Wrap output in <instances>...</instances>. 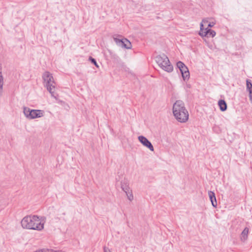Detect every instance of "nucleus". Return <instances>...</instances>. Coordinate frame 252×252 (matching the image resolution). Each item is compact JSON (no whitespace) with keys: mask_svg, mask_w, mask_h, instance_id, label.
Listing matches in <instances>:
<instances>
[{"mask_svg":"<svg viewBox=\"0 0 252 252\" xmlns=\"http://www.w3.org/2000/svg\"><path fill=\"white\" fill-rule=\"evenodd\" d=\"M23 228L41 231L44 228V223L42 222L37 215L25 216L21 221Z\"/></svg>","mask_w":252,"mask_h":252,"instance_id":"1","label":"nucleus"},{"mask_svg":"<svg viewBox=\"0 0 252 252\" xmlns=\"http://www.w3.org/2000/svg\"><path fill=\"white\" fill-rule=\"evenodd\" d=\"M173 113L176 120L180 123H185L189 119V114L183 101L177 100L173 106Z\"/></svg>","mask_w":252,"mask_h":252,"instance_id":"2","label":"nucleus"},{"mask_svg":"<svg viewBox=\"0 0 252 252\" xmlns=\"http://www.w3.org/2000/svg\"><path fill=\"white\" fill-rule=\"evenodd\" d=\"M155 61L163 70L167 72H171L173 70V66L165 54H162L157 56Z\"/></svg>","mask_w":252,"mask_h":252,"instance_id":"3","label":"nucleus"},{"mask_svg":"<svg viewBox=\"0 0 252 252\" xmlns=\"http://www.w3.org/2000/svg\"><path fill=\"white\" fill-rule=\"evenodd\" d=\"M42 78L44 82V86L47 88L51 95L55 97V82L52 74L49 71H45L42 75Z\"/></svg>","mask_w":252,"mask_h":252,"instance_id":"4","label":"nucleus"},{"mask_svg":"<svg viewBox=\"0 0 252 252\" xmlns=\"http://www.w3.org/2000/svg\"><path fill=\"white\" fill-rule=\"evenodd\" d=\"M23 113L27 118L32 120L43 116L44 112L41 110L31 109L29 107H24Z\"/></svg>","mask_w":252,"mask_h":252,"instance_id":"5","label":"nucleus"},{"mask_svg":"<svg viewBox=\"0 0 252 252\" xmlns=\"http://www.w3.org/2000/svg\"><path fill=\"white\" fill-rule=\"evenodd\" d=\"M177 67L179 69L184 81H188L189 78V72L187 66L181 61L176 63Z\"/></svg>","mask_w":252,"mask_h":252,"instance_id":"6","label":"nucleus"},{"mask_svg":"<svg viewBox=\"0 0 252 252\" xmlns=\"http://www.w3.org/2000/svg\"><path fill=\"white\" fill-rule=\"evenodd\" d=\"M114 40L118 45L125 48L127 49L131 48V42L126 38L118 39L116 37H114Z\"/></svg>","mask_w":252,"mask_h":252,"instance_id":"7","label":"nucleus"},{"mask_svg":"<svg viewBox=\"0 0 252 252\" xmlns=\"http://www.w3.org/2000/svg\"><path fill=\"white\" fill-rule=\"evenodd\" d=\"M139 141L145 147L153 152L154 148L151 142L145 136L140 135L138 137Z\"/></svg>","mask_w":252,"mask_h":252,"instance_id":"8","label":"nucleus"},{"mask_svg":"<svg viewBox=\"0 0 252 252\" xmlns=\"http://www.w3.org/2000/svg\"><path fill=\"white\" fill-rule=\"evenodd\" d=\"M246 89L249 92L250 100L252 103V84L251 80L248 79L246 80Z\"/></svg>","mask_w":252,"mask_h":252,"instance_id":"9","label":"nucleus"},{"mask_svg":"<svg viewBox=\"0 0 252 252\" xmlns=\"http://www.w3.org/2000/svg\"><path fill=\"white\" fill-rule=\"evenodd\" d=\"M215 35L216 32L214 30H212L207 27L205 29L202 37L205 36L207 37H213L215 36Z\"/></svg>","mask_w":252,"mask_h":252,"instance_id":"10","label":"nucleus"},{"mask_svg":"<svg viewBox=\"0 0 252 252\" xmlns=\"http://www.w3.org/2000/svg\"><path fill=\"white\" fill-rule=\"evenodd\" d=\"M121 186L122 190L125 192L131 190L129 187L128 181L126 179H124L121 182Z\"/></svg>","mask_w":252,"mask_h":252,"instance_id":"11","label":"nucleus"},{"mask_svg":"<svg viewBox=\"0 0 252 252\" xmlns=\"http://www.w3.org/2000/svg\"><path fill=\"white\" fill-rule=\"evenodd\" d=\"M208 195L212 206L216 208L217 206V202L215 193L213 191H209Z\"/></svg>","mask_w":252,"mask_h":252,"instance_id":"12","label":"nucleus"},{"mask_svg":"<svg viewBox=\"0 0 252 252\" xmlns=\"http://www.w3.org/2000/svg\"><path fill=\"white\" fill-rule=\"evenodd\" d=\"M218 105L221 111H225L227 108V103L224 99H220L218 101Z\"/></svg>","mask_w":252,"mask_h":252,"instance_id":"13","label":"nucleus"},{"mask_svg":"<svg viewBox=\"0 0 252 252\" xmlns=\"http://www.w3.org/2000/svg\"><path fill=\"white\" fill-rule=\"evenodd\" d=\"M249 231V229L247 227H246L243 230L240 235V239L242 241L244 242L248 239Z\"/></svg>","mask_w":252,"mask_h":252,"instance_id":"14","label":"nucleus"},{"mask_svg":"<svg viewBox=\"0 0 252 252\" xmlns=\"http://www.w3.org/2000/svg\"><path fill=\"white\" fill-rule=\"evenodd\" d=\"M3 85V77L2 75L1 71H0V93L2 92Z\"/></svg>","mask_w":252,"mask_h":252,"instance_id":"15","label":"nucleus"},{"mask_svg":"<svg viewBox=\"0 0 252 252\" xmlns=\"http://www.w3.org/2000/svg\"><path fill=\"white\" fill-rule=\"evenodd\" d=\"M127 195V198L130 200L132 201L133 199V196L132 193L131 189L129 190L128 191H126L125 192Z\"/></svg>","mask_w":252,"mask_h":252,"instance_id":"16","label":"nucleus"},{"mask_svg":"<svg viewBox=\"0 0 252 252\" xmlns=\"http://www.w3.org/2000/svg\"><path fill=\"white\" fill-rule=\"evenodd\" d=\"M89 61H90L91 63L94 65L96 67H99V65H98L95 59L90 56L89 58Z\"/></svg>","mask_w":252,"mask_h":252,"instance_id":"17","label":"nucleus"},{"mask_svg":"<svg viewBox=\"0 0 252 252\" xmlns=\"http://www.w3.org/2000/svg\"><path fill=\"white\" fill-rule=\"evenodd\" d=\"M205 29H204L203 25L202 23H201L200 24V30L199 32V34L201 36H203V34L204 33Z\"/></svg>","mask_w":252,"mask_h":252,"instance_id":"18","label":"nucleus"},{"mask_svg":"<svg viewBox=\"0 0 252 252\" xmlns=\"http://www.w3.org/2000/svg\"><path fill=\"white\" fill-rule=\"evenodd\" d=\"M215 24V23L214 22H209V23L207 27H208V28H212L214 26Z\"/></svg>","mask_w":252,"mask_h":252,"instance_id":"19","label":"nucleus"},{"mask_svg":"<svg viewBox=\"0 0 252 252\" xmlns=\"http://www.w3.org/2000/svg\"><path fill=\"white\" fill-rule=\"evenodd\" d=\"M103 251L104 252H109V250H110L108 248H107L106 246H104L103 248Z\"/></svg>","mask_w":252,"mask_h":252,"instance_id":"20","label":"nucleus"},{"mask_svg":"<svg viewBox=\"0 0 252 252\" xmlns=\"http://www.w3.org/2000/svg\"><path fill=\"white\" fill-rule=\"evenodd\" d=\"M2 69V66H1V64L0 63V71H1Z\"/></svg>","mask_w":252,"mask_h":252,"instance_id":"21","label":"nucleus"},{"mask_svg":"<svg viewBox=\"0 0 252 252\" xmlns=\"http://www.w3.org/2000/svg\"><path fill=\"white\" fill-rule=\"evenodd\" d=\"M203 22H204V23H205V22H207H207H208V21H204V20H203Z\"/></svg>","mask_w":252,"mask_h":252,"instance_id":"22","label":"nucleus"},{"mask_svg":"<svg viewBox=\"0 0 252 252\" xmlns=\"http://www.w3.org/2000/svg\"><path fill=\"white\" fill-rule=\"evenodd\" d=\"M109 252H111L110 251V250H109Z\"/></svg>","mask_w":252,"mask_h":252,"instance_id":"23","label":"nucleus"}]
</instances>
